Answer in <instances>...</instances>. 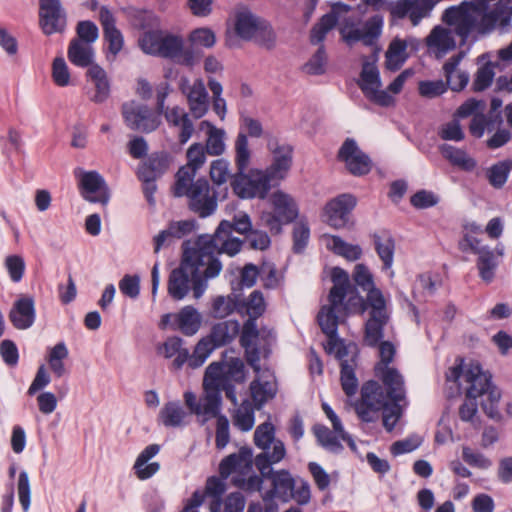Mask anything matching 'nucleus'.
Instances as JSON below:
<instances>
[{"mask_svg": "<svg viewBox=\"0 0 512 512\" xmlns=\"http://www.w3.org/2000/svg\"><path fill=\"white\" fill-rule=\"evenodd\" d=\"M439 150L443 157L446 158L452 165L457 166L466 172L473 171L477 166L476 160L469 156L462 149L456 148L449 144H443L439 147Z\"/></svg>", "mask_w": 512, "mask_h": 512, "instance_id": "37", "label": "nucleus"}, {"mask_svg": "<svg viewBox=\"0 0 512 512\" xmlns=\"http://www.w3.org/2000/svg\"><path fill=\"white\" fill-rule=\"evenodd\" d=\"M186 417L187 413L178 401L167 402L159 412V421L167 428L184 426Z\"/></svg>", "mask_w": 512, "mask_h": 512, "instance_id": "36", "label": "nucleus"}, {"mask_svg": "<svg viewBox=\"0 0 512 512\" xmlns=\"http://www.w3.org/2000/svg\"><path fill=\"white\" fill-rule=\"evenodd\" d=\"M213 240V244L217 246L216 254L226 253L229 256L236 255L242 248L243 241L237 237H231V233H218V227L213 234H209Z\"/></svg>", "mask_w": 512, "mask_h": 512, "instance_id": "43", "label": "nucleus"}, {"mask_svg": "<svg viewBox=\"0 0 512 512\" xmlns=\"http://www.w3.org/2000/svg\"><path fill=\"white\" fill-rule=\"evenodd\" d=\"M255 409V405L253 406L249 400H244L235 412L233 418L234 425L243 432L250 431L255 423Z\"/></svg>", "mask_w": 512, "mask_h": 512, "instance_id": "46", "label": "nucleus"}, {"mask_svg": "<svg viewBox=\"0 0 512 512\" xmlns=\"http://www.w3.org/2000/svg\"><path fill=\"white\" fill-rule=\"evenodd\" d=\"M250 392L255 408L260 410L277 394V384L272 380L254 379L250 383Z\"/></svg>", "mask_w": 512, "mask_h": 512, "instance_id": "35", "label": "nucleus"}, {"mask_svg": "<svg viewBox=\"0 0 512 512\" xmlns=\"http://www.w3.org/2000/svg\"><path fill=\"white\" fill-rule=\"evenodd\" d=\"M234 311L241 313L240 294L233 287V291L229 295H220L214 298L212 302V315L214 318H225Z\"/></svg>", "mask_w": 512, "mask_h": 512, "instance_id": "39", "label": "nucleus"}, {"mask_svg": "<svg viewBox=\"0 0 512 512\" xmlns=\"http://www.w3.org/2000/svg\"><path fill=\"white\" fill-rule=\"evenodd\" d=\"M206 150L201 143L192 144L186 153L187 164L180 167L175 175V179L195 178L197 171L206 161Z\"/></svg>", "mask_w": 512, "mask_h": 512, "instance_id": "29", "label": "nucleus"}, {"mask_svg": "<svg viewBox=\"0 0 512 512\" xmlns=\"http://www.w3.org/2000/svg\"><path fill=\"white\" fill-rule=\"evenodd\" d=\"M77 37L72 40H81L92 45L99 37L97 25L90 20L79 21L76 26Z\"/></svg>", "mask_w": 512, "mask_h": 512, "instance_id": "60", "label": "nucleus"}, {"mask_svg": "<svg viewBox=\"0 0 512 512\" xmlns=\"http://www.w3.org/2000/svg\"><path fill=\"white\" fill-rule=\"evenodd\" d=\"M310 238V228L307 222L300 220L293 229V251L302 253L306 248Z\"/></svg>", "mask_w": 512, "mask_h": 512, "instance_id": "61", "label": "nucleus"}, {"mask_svg": "<svg viewBox=\"0 0 512 512\" xmlns=\"http://www.w3.org/2000/svg\"><path fill=\"white\" fill-rule=\"evenodd\" d=\"M313 432L318 443L326 450L333 453L342 451L343 446L338 437L328 427L318 424L313 427Z\"/></svg>", "mask_w": 512, "mask_h": 512, "instance_id": "48", "label": "nucleus"}, {"mask_svg": "<svg viewBox=\"0 0 512 512\" xmlns=\"http://www.w3.org/2000/svg\"><path fill=\"white\" fill-rule=\"evenodd\" d=\"M128 18L134 28L144 32L157 30L160 27V18L150 10L130 8Z\"/></svg>", "mask_w": 512, "mask_h": 512, "instance_id": "40", "label": "nucleus"}, {"mask_svg": "<svg viewBox=\"0 0 512 512\" xmlns=\"http://www.w3.org/2000/svg\"><path fill=\"white\" fill-rule=\"evenodd\" d=\"M330 248L335 254L343 256L351 261L358 260L362 255V249L359 245L349 244L339 236L331 237Z\"/></svg>", "mask_w": 512, "mask_h": 512, "instance_id": "54", "label": "nucleus"}, {"mask_svg": "<svg viewBox=\"0 0 512 512\" xmlns=\"http://www.w3.org/2000/svg\"><path fill=\"white\" fill-rule=\"evenodd\" d=\"M366 301L371 308L369 316H377L379 318L390 317L386 308V300L380 289L375 287L368 291Z\"/></svg>", "mask_w": 512, "mask_h": 512, "instance_id": "57", "label": "nucleus"}, {"mask_svg": "<svg viewBox=\"0 0 512 512\" xmlns=\"http://www.w3.org/2000/svg\"><path fill=\"white\" fill-rule=\"evenodd\" d=\"M327 64V55L323 45H321L311 59L305 64L304 69L308 74L321 75L325 72Z\"/></svg>", "mask_w": 512, "mask_h": 512, "instance_id": "63", "label": "nucleus"}, {"mask_svg": "<svg viewBox=\"0 0 512 512\" xmlns=\"http://www.w3.org/2000/svg\"><path fill=\"white\" fill-rule=\"evenodd\" d=\"M176 318L178 328L186 336L196 334L201 326V316L192 306L183 307Z\"/></svg>", "mask_w": 512, "mask_h": 512, "instance_id": "42", "label": "nucleus"}, {"mask_svg": "<svg viewBox=\"0 0 512 512\" xmlns=\"http://www.w3.org/2000/svg\"><path fill=\"white\" fill-rule=\"evenodd\" d=\"M331 279L333 286L328 295L329 305H324L317 315L318 324L322 332L329 338L330 342L337 341V311H340V306L343 304L346 295L351 292L349 275L342 268H333Z\"/></svg>", "mask_w": 512, "mask_h": 512, "instance_id": "8", "label": "nucleus"}, {"mask_svg": "<svg viewBox=\"0 0 512 512\" xmlns=\"http://www.w3.org/2000/svg\"><path fill=\"white\" fill-rule=\"evenodd\" d=\"M168 294L176 301L184 299L192 290L191 274L181 263L169 275Z\"/></svg>", "mask_w": 512, "mask_h": 512, "instance_id": "27", "label": "nucleus"}, {"mask_svg": "<svg viewBox=\"0 0 512 512\" xmlns=\"http://www.w3.org/2000/svg\"><path fill=\"white\" fill-rule=\"evenodd\" d=\"M217 246L209 234L199 235L193 247H184L181 264L191 274L193 296L199 299L208 288V281L219 276L223 265L216 254Z\"/></svg>", "mask_w": 512, "mask_h": 512, "instance_id": "4", "label": "nucleus"}, {"mask_svg": "<svg viewBox=\"0 0 512 512\" xmlns=\"http://www.w3.org/2000/svg\"><path fill=\"white\" fill-rule=\"evenodd\" d=\"M265 19L256 16L249 9L244 8L236 13L235 31L244 40H251L256 35Z\"/></svg>", "mask_w": 512, "mask_h": 512, "instance_id": "31", "label": "nucleus"}, {"mask_svg": "<svg viewBox=\"0 0 512 512\" xmlns=\"http://www.w3.org/2000/svg\"><path fill=\"white\" fill-rule=\"evenodd\" d=\"M373 240L375 250L379 258L383 262V269H391L394 261L395 240L390 234H387V236L384 238L377 234H374Z\"/></svg>", "mask_w": 512, "mask_h": 512, "instance_id": "44", "label": "nucleus"}, {"mask_svg": "<svg viewBox=\"0 0 512 512\" xmlns=\"http://www.w3.org/2000/svg\"><path fill=\"white\" fill-rule=\"evenodd\" d=\"M441 0H397L390 8L394 18H408L413 26L420 24L422 19L430 17L434 7Z\"/></svg>", "mask_w": 512, "mask_h": 512, "instance_id": "20", "label": "nucleus"}, {"mask_svg": "<svg viewBox=\"0 0 512 512\" xmlns=\"http://www.w3.org/2000/svg\"><path fill=\"white\" fill-rule=\"evenodd\" d=\"M390 317L379 318L377 316H369L364 327L363 344L375 348L384 337V327L389 322Z\"/></svg>", "mask_w": 512, "mask_h": 512, "instance_id": "38", "label": "nucleus"}, {"mask_svg": "<svg viewBox=\"0 0 512 512\" xmlns=\"http://www.w3.org/2000/svg\"><path fill=\"white\" fill-rule=\"evenodd\" d=\"M253 467V455L251 449L241 448L237 453L225 457L219 464L220 477L211 476L205 485V496L209 501L210 512H215L222 507V497L226 492L225 480L234 472L245 473Z\"/></svg>", "mask_w": 512, "mask_h": 512, "instance_id": "7", "label": "nucleus"}, {"mask_svg": "<svg viewBox=\"0 0 512 512\" xmlns=\"http://www.w3.org/2000/svg\"><path fill=\"white\" fill-rule=\"evenodd\" d=\"M360 78L359 87L364 95L381 86L379 71L373 63L365 62L363 64Z\"/></svg>", "mask_w": 512, "mask_h": 512, "instance_id": "49", "label": "nucleus"}, {"mask_svg": "<svg viewBox=\"0 0 512 512\" xmlns=\"http://www.w3.org/2000/svg\"><path fill=\"white\" fill-rule=\"evenodd\" d=\"M426 44L437 58H442L456 47L452 31L440 25L431 30L426 38Z\"/></svg>", "mask_w": 512, "mask_h": 512, "instance_id": "26", "label": "nucleus"}, {"mask_svg": "<svg viewBox=\"0 0 512 512\" xmlns=\"http://www.w3.org/2000/svg\"><path fill=\"white\" fill-rule=\"evenodd\" d=\"M188 40L191 48H212L216 43L215 33L207 27L196 28L189 33Z\"/></svg>", "mask_w": 512, "mask_h": 512, "instance_id": "55", "label": "nucleus"}, {"mask_svg": "<svg viewBox=\"0 0 512 512\" xmlns=\"http://www.w3.org/2000/svg\"><path fill=\"white\" fill-rule=\"evenodd\" d=\"M241 312L245 310L248 317L259 318L265 311V301L261 291H253L245 301L240 298Z\"/></svg>", "mask_w": 512, "mask_h": 512, "instance_id": "53", "label": "nucleus"}, {"mask_svg": "<svg viewBox=\"0 0 512 512\" xmlns=\"http://www.w3.org/2000/svg\"><path fill=\"white\" fill-rule=\"evenodd\" d=\"M35 318V303L34 299L30 296L18 298L9 312V319L18 330L30 328L34 324Z\"/></svg>", "mask_w": 512, "mask_h": 512, "instance_id": "24", "label": "nucleus"}, {"mask_svg": "<svg viewBox=\"0 0 512 512\" xmlns=\"http://www.w3.org/2000/svg\"><path fill=\"white\" fill-rule=\"evenodd\" d=\"M493 68L494 65L492 62H488L478 68L472 84V88L475 92H482L492 84L495 76Z\"/></svg>", "mask_w": 512, "mask_h": 512, "instance_id": "59", "label": "nucleus"}, {"mask_svg": "<svg viewBox=\"0 0 512 512\" xmlns=\"http://www.w3.org/2000/svg\"><path fill=\"white\" fill-rule=\"evenodd\" d=\"M95 52L89 43L81 40H71L67 50V57L69 61L81 68H90L94 63Z\"/></svg>", "mask_w": 512, "mask_h": 512, "instance_id": "32", "label": "nucleus"}, {"mask_svg": "<svg viewBox=\"0 0 512 512\" xmlns=\"http://www.w3.org/2000/svg\"><path fill=\"white\" fill-rule=\"evenodd\" d=\"M251 471L252 469L245 473L236 472L237 475L232 477V483L234 486L247 492L260 491L264 477L258 476L256 474L249 475Z\"/></svg>", "mask_w": 512, "mask_h": 512, "instance_id": "56", "label": "nucleus"}, {"mask_svg": "<svg viewBox=\"0 0 512 512\" xmlns=\"http://www.w3.org/2000/svg\"><path fill=\"white\" fill-rule=\"evenodd\" d=\"M377 347L379 348V361L374 366L376 381L381 382L384 388H389L390 396L399 397L403 394L404 377L397 368L390 366L395 357L396 348L390 341H382Z\"/></svg>", "mask_w": 512, "mask_h": 512, "instance_id": "11", "label": "nucleus"}, {"mask_svg": "<svg viewBox=\"0 0 512 512\" xmlns=\"http://www.w3.org/2000/svg\"><path fill=\"white\" fill-rule=\"evenodd\" d=\"M225 131L220 128H216L211 125L208 133L207 140L204 146L207 154L211 156H219L222 155L225 151Z\"/></svg>", "mask_w": 512, "mask_h": 512, "instance_id": "51", "label": "nucleus"}, {"mask_svg": "<svg viewBox=\"0 0 512 512\" xmlns=\"http://www.w3.org/2000/svg\"><path fill=\"white\" fill-rule=\"evenodd\" d=\"M271 489L268 494L276 497L283 503L295 501L299 505H306L311 499L309 483L301 477H294L289 470L280 469L271 474Z\"/></svg>", "mask_w": 512, "mask_h": 512, "instance_id": "10", "label": "nucleus"}, {"mask_svg": "<svg viewBox=\"0 0 512 512\" xmlns=\"http://www.w3.org/2000/svg\"><path fill=\"white\" fill-rule=\"evenodd\" d=\"M74 176L82 198L90 203H99L106 206L110 200V189L104 177L96 170L86 171L77 167Z\"/></svg>", "mask_w": 512, "mask_h": 512, "instance_id": "15", "label": "nucleus"}, {"mask_svg": "<svg viewBox=\"0 0 512 512\" xmlns=\"http://www.w3.org/2000/svg\"><path fill=\"white\" fill-rule=\"evenodd\" d=\"M337 158L344 162L348 172L356 177L367 175L372 169L371 158L359 148L353 138H347L343 142Z\"/></svg>", "mask_w": 512, "mask_h": 512, "instance_id": "18", "label": "nucleus"}, {"mask_svg": "<svg viewBox=\"0 0 512 512\" xmlns=\"http://www.w3.org/2000/svg\"><path fill=\"white\" fill-rule=\"evenodd\" d=\"M239 323L236 320H228L215 324L210 334L201 339L195 346L194 366H202L211 352L218 347L230 343L239 333Z\"/></svg>", "mask_w": 512, "mask_h": 512, "instance_id": "13", "label": "nucleus"}, {"mask_svg": "<svg viewBox=\"0 0 512 512\" xmlns=\"http://www.w3.org/2000/svg\"><path fill=\"white\" fill-rule=\"evenodd\" d=\"M460 379H463L468 385L466 387V398L487 396L491 389H498L492 384L491 374L482 371L479 364H472L466 370H463L461 365L449 368L446 373V380L457 383Z\"/></svg>", "mask_w": 512, "mask_h": 512, "instance_id": "12", "label": "nucleus"}, {"mask_svg": "<svg viewBox=\"0 0 512 512\" xmlns=\"http://www.w3.org/2000/svg\"><path fill=\"white\" fill-rule=\"evenodd\" d=\"M99 21L103 29L104 40L108 43V52L116 57L124 46V37L116 26V18L107 6L99 10Z\"/></svg>", "mask_w": 512, "mask_h": 512, "instance_id": "23", "label": "nucleus"}, {"mask_svg": "<svg viewBox=\"0 0 512 512\" xmlns=\"http://www.w3.org/2000/svg\"><path fill=\"white\" fill-rule=\"evenodd\" d=\"M86 74L95 86V94L91 97V101L97 104L105 102L110 95V83L106 71L99 65H93Z\"/></svg>", "mask_w": 512, "mask_h": 512, "instance_id": "34", "label": "nucleus"}, {"mask_svg": "<svg viewBox=\"0 0 512 512\" xmlns=\"http://www.w3.org/2000/svg\"><path fill=\"white\" fill-rule=\"evenodd\" d=\"M138 45L147 55L169 59L180 65L193 67L197 62L194 50L185 49L183 37L166 30L144 32L138 39Z\"/></svg>", "mask_w": 512, "mask_h": 512, "instance_id": "6", "label": "nucleus"}, {"mask_svg": "<svg viewBox=\"0 0 512 512\" xmlns=\"http://www.w3.org/2000/svg\"><path fill=\"white\" fill-rule=\"evenodd\" d=\"M179 89L186 96L189 109L195 119L202 118L208 111V92L202 79L190 83L189 79L182 77Z\"/></svg>", "mask_w": 512, "mask_h": 512, "instance_id": "22", "label": "nucleus"}, {"mask_svg": "<svg viewBox=\"0 0 512 512\" xmlns=\"http://www.w3.org/2000/svg\"><path fill=\"white\" fill-rule=\"evenodd\" d=\"M122 115L126 125L135 131L150 133L160 125L158 114H154L147 105L134 101L122 105Z\"/></svg>", "mask_w": 512, "mask_h": 512, "instance_id": "17", "label": "nucleus"}, {"mask_svg": "<svg viewBox=\"0 0 512 512\" xmlns=\"http://www.w3.org/2000/svg\"><path fill=\"white\" fill-rule=\"evenodd\" d=\"M267 149L272 154V163L264 169L275 185L284 180L291 169L293 162V147L289 144H280L276 138H270Z\"/></svg>", "mask_w": 512, "mask_h": 512, "instance_id": "16", "label": "nucleus"}, {"mask_svg": "<svg viewBox=\"0 0 512 512\" xmlns=\"http://www.w3.org/2000/svg\"><path fill=\"white\" fill-rule=\"evenodd\" d=\"M286 456V447L283 441L275 442L271 450H263L255 457L254 463L262 477L269 479L273 470L272 465L281 462Z\"/></svg>", "mask_w": 512, "mask_h": 512, "instance_id": "28", "label": "nucleus"}, {"mask_svg": "<svg viewBox=\"0 0 512 512\" xmlns=\"http://www.w3.org/2000/svg\"><path fill=\"white\" fill-rule=\"evenodd\" d=\"M507 8L498 5L489 11L485 3L464 1L458 6H450L442 14V21L454 27V32L461 38V45L465 44L475 30L479 33H489L499 24H507Z\"/></svg>", "mask_w": 512, "mask_h": 512, "instance_id": "2", "label": "nucleus"}, {"mask_svg": "<svg viewBox=\"0 0 512 512\" xmlns=\"http://www.w3.org/2000/svg\"><path fill=\"white\" fill-rule=\"evenodd\" d=\"M389 388H384L376 380L363 383L360 390V399L353 404L358 418L362 422L371 423L378 420L382 412L384 428L391 432L402 416L401 402L406 400V389L403 384V394L393 398L389 395Z\"/></svg>", "mask_w": 512, "mask_h": 512, "instance_id": "3", "label": "nucleus"}, {"mask_svg": "<svg viewBox=\"0 0 512 512\" xmlns=\"http://www.w3.org/2000/svg\"><path fill=\"white\" fill-rule=\"evenodd\" d=\"M245 381L244 363L239 358H231L227 362H212L206 368L203 387L204 395L199 399L193 392L184 393L186 406L192 414L200 417L201 424H205L220 412L221 391L231 403L238 404L235 384Z\"/></svg>", "mask_w": 512, "mask_h": 512, "instance_id": "1", "label": "nucleus"}, {"mask_svg": "<svg viewBox=\"0 0 512 512\" xmlns=\"http://www.w3.org/2000/svg\"><path fill=\"white\" fill-rule=\"evenodd\" d=\"M511 164L509 161H500L493 164L487 171V179L491 186L496 189L502 188L507 182Z\"/></svg>", "mask_w": 512, "mask_h": 512, "instance_id": "52", "label": "nucleus"}, {"mask_svg": "<svg viewBox=\"0 0 512 512\" xmlns=\"http://www.w3.org/2000/svg\"><path fill=\"white\" fill-rule=\"evenodd\" d=\"M263 134V127L259 120L248 115L240 116V128L234 141V152L236 155L238 146L245 144L246 150L252 152L249 148L248 136L252 138H260Z\"/></svg>", "mask_w": 512, "mask_h": 512, "instance_id": "33", "label": "nucleus"}, {"mask_svg": "<svg viewBox=\"0 0 512 512\" xmlns=\"http://www.w3.org/2000/svg\"><path fill=\"white\" fill-rule=\"evenodd\" d=\"M340 366V381L342 390L348 397L354 396L357 393L359 387L354 365L350 364L348 361H343L340 363Z\"/></svg>", "mask_w": 512, "mask_h": 512, "instance_id": "50", "label": "nucleus"}, {"mask_svg": "<svg viewBox=\"0 0 512 512\" xmlns=\"http://www.w3.org/2000/svg\"><path fill=\"white\" fill-rule=\"evenodd\" d=\"M252 152L246 150L245 144L238 146L234 155L236 172L231 176L233 192L241 199H265L272 187L276 186L263 169H249Z\"/></svg>", "mask_w": 512, "mask_h": 512, "instance_id": "5", "label": "nucleus"}, {"mask_svg": "<svg viewBox=\"0 0 512 512\" xmlns=\"http://www.w3.org/2000/svg\"><path fill=\"white\" fill-rule=\"evenodd\" d=\"M281 441L275 438V426L266 421L260 424L254 432V444L262 450H270L275 447V442Z\"/></svg>", "mask_w": 512, "mask_h": 512, "instance_id": "47", "label": "nucleus"}, {"mask_svg": "<svg viewBox=\"0 0 512 512\" xmlns=\"http://www.w3.org/2000/svg\"><path fill=\"white\" fill-rule=\"evenodd\" d=\"M39 26L47 36L64 33L67 17L60 0H39Z\"/></svg>", "mask_w": 512, "mask_h": 512, "instance_id": "19", "label": "nucleus"}, {"mask_svg": "<svg viewBox=\"0 0 512 512\" xmlns=\"http://www.w3.org/2000/svg\"><path fill=\"white\" fill-rule=\"evenodd\" d=\"M356 204L357 199L354 195L349 193L338 195L325 205L323 211L325 221L336 229L344 228Z\"/></svg>", "mask_w": 512, "mask_h": 512, "instance_id": "21", "label": "nucleus"}, {"mask_svg": "<svg viewBox=\"0 0 512 512\" xmlns=\"http://www.w3.org/2000/svg\"><path fill=\"white\" fill-rule=\"evenodd\" d=\"M170 161L171 157L167 152H154L140 164L137 175L159 179L169 169Z\"/></svg>", "mask_w": 512, "mask_h": 512, "instance_id": "30", "label": "nucleus"}, {"mask_svg": "<svg viewBox=\"0 0 512 512\" xmlns=\"http://www.w3.org/2000/svg\"><path fill=\"white\" fill-rule=\"evenodd\" d=\"M476 265L480 278L486 283H491L495 277V270L499 263L494 251L490 247L482 246V250L478 254Z\"/></svg>", "mask_w": 512, "mask_h": 512, "instance_id": "41", "label": "nucleus"}, {"mask_svg": "<svg viewBox=\"0 0 512 512\" xmlns=\"http://www.w3.org/2000/svg\"><path fill=\"white\" fill-rule=\"evenodd\" d=\"M271 204L273 211L262 212L261 221L271 233L280 234L283 224H289L298 217V207L294 199L282 191L271 195Z\"/></svg>", "mask_w": 512, "mask_h": 512, "instance_id": "14", "label": "nucleus"}, {"mask_svg": "<svg viewBox=\"0 0 512 512\" xmlns=\"http://www.w3.org/2000/svg\"><path fill=\"white\" fill-rule=\"evenodd\" d=\"M4 266L12 282L18 283L22 280L26 264L24 258L20 255H8L4 260Z\"/></svg>", "mask_w": 512, "mask_h": 512, "instance_id": "58", "label": "nucleus"}, {"mask_svg": "<svg viewBox=\"0 0 512 512\" xmlns=\"http://www.w3.org/2000/svg\"><path fill=\"white\" fill-rule=\"evenodd\" d=\"M162 115L164 116L169 127L179 129V143H187L192 137L195 129L194 123L185 109L178 105L167 107L166 111Z\"/></svg>", "mask_w": 512, "mask_h": 512, "instance_id": "25", "label": "nucleus"}, {"mask_svg": "<svg viewBox=\"0 0 512 512\" xmlns=\"http://www.w3.org/2000/svg\"><path fill=\"white\" fill-rule=\"evenodd\" d=\"M252 222L248 214L240 212L234 215L232 221L222 220L218 225V233H231L233 231L240 234H249L252 231Z\"/></svg>", "mask_w": 512, "mask_h": 512, "instance_id": "45", "label": "nucleus"}, {"mask_svg": "<svg viewBox=\"0 0 512 512\" xmlns=\"http://www.w3.org/2000/svg\"><path fill=\"white\" fill-rule=\"evenodd\" d=\"M462 459L471 467L488 469L492 462L483 453L473 450L468 446L462 448Z\"/></svg>", "mask_w": 512, "mask_h": 512, "instance_id": "62", "label": "nucleus"}, {"mask_svg": "<svg viewBox=\"0 0 512 512\" xmlns=\"http://www.w3.org/2000/svg\"><path fill=\"white\" fill-rule=\"evenodd\" d=\"M172 192L175 197H187L188 208L200 218H207L217 210V193L205 178L175 179Z\"/></svg>", "mask_w": 512, "mask_h": 512, "instance_id": "9", "label": "nucleus"}, {"mask_svg": "<svg viewBox=\"0 0 512 512\" xmlns=\"http://www.w3.org/2000/svg\"><path fill=\"white\" fill-rule=\"evenodd\" d=\"M52 77L56 85L65 87L70 83V73L63 57H56L52 64Z\"/></svg>", "mask_w": 512, "mask_h": 512, "instance_id": "64", "label": "nucleus"}]
</instances>
